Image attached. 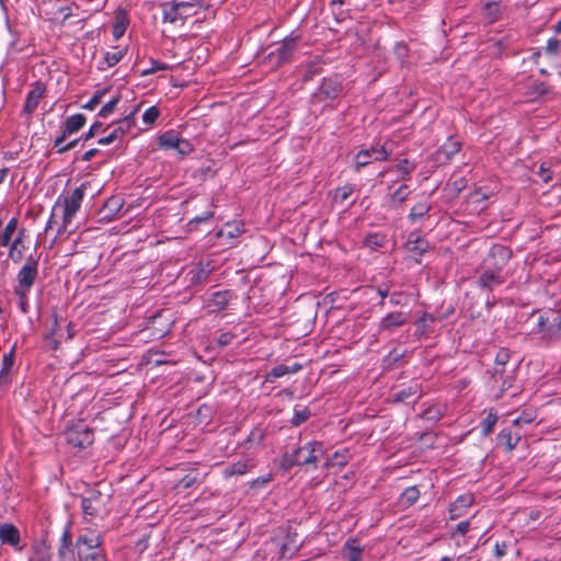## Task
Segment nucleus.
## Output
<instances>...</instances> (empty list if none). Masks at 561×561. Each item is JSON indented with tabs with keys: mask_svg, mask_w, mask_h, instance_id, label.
Returning <instances> with one entry per match:
<instances>
[{
	"mask_svg": "<svg viewBox=\"0 0 561 561\" xmlns=\"http://www.w3.org/2000/svg\"><path fill=\"white\" fill-rule=\"evenodd\" d=\"M424 394L423 387L420 382H412L405 388H402L398 392L393 393V403H409L417 402Z\"/></svg>",
	"mask_w": 561,
	"mask_h": 561,
	"instance_id": "obj_18",
	"label": "nucleus"
},
{
	"mask_svg": "<svg viewBox=\"0 0 561 561\" xmlns=\"http://www.w3.org/2000/svg\"><path fill=\"white\" fill-rule=\"evenodd\" d=\"M430 210L431 205L427 202H420L411 208L408 218L410 221L414 222L417 219H421L424 216H426L430 213Z\"/></svg>",
	"mask_w": 561,
	"mask_h": 561,
	"instance_id": "obj_47",
	"label": "nucleus"
},
{
	"mask_svg": "<svg viewBox=\"0 0 561 561\" xmlns=\"http://www.w3.org/2000/svg\"><path fill=\"white\" fill-rule=\"evenodd\" d=\"M140 105H137L128 115L124 118L112 124V131L98 140L99 145H110L117 139H122L126 134H128L133 127H135V114L139 110Z\"/></svg>",
	"mask_w": 561,
	"mask_h": 561,
	"instance_id": "obj_11",
	"label": "nucleus"
},
{
	"mask_svg": "<svg viewBox=\"0 0 561 561\" xmlns=\"http://www.w3.org/2000/svg\"><path fill=\"white\" fill-rule=\"evenodd\" d=\"M123 206H124L123 197H121L118 195L111 196L110 198H107L105 201V203L103 204L102 208L99 211V215L101 216L100 221L113 220L118 215V213L121 211Z\"/></svg>",
	"mask_w": 561,
	"mask_h": 561,
	"instance_id": "obj_24",
	"label": "nucleus"
},
{
	"mask_svg": "<svg viewBox=\"0 0 561 561\" xmlns=\"http://www.w3.org/2000/svg\"><path fill=\"white\" fill-rule=\"evenodd\" d=\"M363 547L358 538H348L344 543L342 556L347 561H362Z\"/></svg>",
	"mask_w": 561,
	"mask_h": 561,
	"instance_id": "obj_28",
	"label": "nucleus"
},
{
	"mask_svg": "<svg viewBox=\"0 0 561 561\" xmlns=\"http://www.w3.org/2000/svg\"><path fill=\"white\" fill-rule=\"evenodd\" d=\"M445 412L439 405H432L425 409L421 417L427 421L437 422L444 416Z\"/></svg>",
	"mask_w": 561,
	"mask_h": 561,
	"instance_id": "obj_50",
	"label": "nucleus"
},
{
	"mask_svg": "<svg viewBox=\"0 0 561 561\" xmlns=\"http://www.w3.org/2000/svg\"><path fill=\"white\" fill-rule=\"evenodd\" d=\"M76 550H77V557L79 559V561H85V557L90 556V554H94V553H98L100 550H102L101 546H96V547H75Z\"/></svg>",
	"mask_w": 561,
	"mask_h": 561,
	"instance_id": "obj_57",
	"label": "nucleus"
},
{
	"mask_svg": "<svg viewBox=\"0 0 561 561\" xmlns=\"http://www.w3.org/2000/svg\"><path fill=\"white\" fill-rule=\"evenodd\" d=\"M512 255L513 252L508 247L503 244H493L483 260L482 268L502 273Z\"/></svg>",
	"mask_w": 561,
	"mask_h": 561,
	"instance_id": "obj_10",
	"label": "nucleus"
},
{
	"mask_svg": "<svg viewBox=\"0 0 561 561\" xmlns=\"http://www.w3.org/2000/svg\"><path fill=\"white\" fill-rule=\"evenodd\" d=\"M129 24V19L125 10L117 11L115 15V21L112 25V34L113 37L117 41L126 32L127 26Z\"/></svg>",
	"mask_w": 561,
	"mask_h": 561,
	"instance_id": "obj_31",
	"label": "nucleus"
},
{
	"mask_svg": "<svg viewBox=\"0 0 561 561\" xmlns=\"http://www.w3.org/2000/svg\"><path fill=\"white\" fill-rule=\"evenodd\" d=\"M298 36H290L283 39L277 47L271 50L265 60L275 68L282 67L293 60L298 48Z\"/></svg>",
	"mask_w": 561,
	"mask_h": 561,
	"instance_id": "obj_8",
	"label": "nucleus"
},
{
	"mask_svg": "<svg viewBox=\"0 0 561 561\" xmlns=\"http://www.w3.org/2000/svg\"><path fill=\"white\" fill-rule=\"evenodd\" d=\"M461 149V142L453 137L442 145L434 153L435 161L445 164L450 161Z\"/></svg>",
	"mask_w": 561,
	"mask_h": 561,
	"instance_id": "obj_21",
	"label": "nucleus"
},
{
	"mask_svg": "<svg viewBox=\"0 0 561 561\" xmlns=\"http://www.w3.org/2000/svg\"><path fill=\"white\" fill-rule=\"evenodd\" d=\"M110 91V88H104L94 92L92 98L82 107L93 111L102 101V98Z\"/></svg>",
	"mask_w": 561,
	"mask_h": 561,
	"instance_id": "obj_53",
	"label": "nucleus"
},
{
	"mask_svg": "<svg viewBox=\"0 0 561 561\" xmlns=\"http://www.w3.org/2000/svg\"><path fill=\"white\" fill-rule=\"evenodd\" d=\"M409 314L402 311H393L382 317L378 323V333H392L408 322Z\"/></svg>",
	"mask_w": 561,
	"mask_h": 561,
	"instance_id": "obj_17",
	"label": "nucleus"
},
{
	"mask_svg": "<svg viewBox=\"0 0 561 561\" xmlns=\"http://www.w3.org/2000/svg\"><path fill=\"white\" fill-rule=\"evenodd\" d=\"M85 121V116L81 113L71 115L66 118L62 126V131H65L68 136H71L84 126Z\"/></svg>",
	"mask_w": 561,
	"mask_h": 561,
	"instance_id": "obj_32",
	"label": "nucleus"
},
{
	"mask_svg": "<svg viewBox=\"0 0 561 561\" xmlns=\"http://www.w3.org/2000/svg\"><path fill=\"white\" fill-rule=\"evenodd\" d=\"M33 551L37 557L50 554V545L46 536L33 545Z\"/></svg>",
	"mask_w": 561,
	"mask_h": 561,
	"instance_id": "obj_56",
	"label": "nucleus"
},
{
	"mask_svg": "<svg viewBox=\"0 0 561 561\" xmlns=\"http://www.w3.org/2000/svg\"><path fill=\"white\" fill-rule=\"evenodd\" d=\"M506 277L500 272H493L491 270L483 268L480 276L477 279L478 287L486 291L492 293L496 287L505 283Z\"/></svg>",
	"mask_w": 561,
	"mask_h": 561,
	"instance_id": "obj_16",
	"label": "nucleus"
},
{
	"mask_svg": "<svg viewBox=\"0 0 561 561\" xmlns=\"http://www.w3.org/2000/svg\"><path fill=\"white\" fill-rule=\"evenodd\" d=\"M198 463H191L190 468L186 470L183 477H181L173 489L181 492L190 489H196L201 484H203L209 474V471H202L198 467Z\"/></svg>",
	"mask_w": 561,
	"mask_h": 561,
	"instance_id": "obj_13",
	"label": "nucleus"
},
{
	"mask_svg": "<svg viewBox=\"0 0 561 561\" xmlns=\"http://www.w3.org/2000/svg\"><path fill=\"white\" fill-rule=\"evenodd\" d=\"M411 194V190L407 184H401L393 193L390 194L389 206L391 208L400 207Z\"/></svg>",
	"mask_w": 561,
	"mask_h": 561,
	"instance_id": "obj_37",
	"label": "nucleus"
},
{
	"mask_svg": "<svg viewBox=\"0 0 561 561\" xmlns=\"http://www.w3.org/2000/svg\"><path fill=\"white\" fill-rule=\"evenodd\" d=\"M67 445L72 449L82 450L94 442V431L83 421H79L66 428L64 432Z\"/></svg>",
	"mask_w": 561,
	"mask_h": 561,
	"instance_id": "obj_5",
	"label": "nucleus"
},
{
	"mask_svg": "<svg viewBox=\"0 0 561 561\" xmlns=\"http://www.w3.org/2000/svg\"><path fill=\"white\" fill-rule=\"evenodd\" d=\"M300 545L297 542V534L287 533L285 542L280 547V557L285 559H291L293 556L298 551Z\"/></svg>",
	"mask_w": 561,
	"mask_h": 561,
	"instance_id": "obj_33",
	"label": "nucleus"
},
{
	"mask_svg": "<svg viewBox=\"0 0 561 561\" xmlns=\"http://www.w3.org/2000/svg\"><path fill=\"white\" fill-rule=\"evenodd\" d=\"M407 249L419 255H423L430 249V242L421 236L420 231H411L408 236Z\"/></svg>",
	"mask_w": 561,
	"mask_h": 561,
	"instance_id": "obj_26",
	"label": "nucleus"
},
{
	"mask_svg": "<svg viewBox=\"0 0 561 561\" xmlns=\"http://www.w3.org/2000/svg\"><path fill=\"white\" fill-rule=\"evenodd\" d=\"M435 320L436 318L433 314L424 312L423 316L420 317L415 322V335L417 337L426 335L431 330L430 324L434 323Z\"/></svg>",
	"mask_w": 561,
	"mask_h": 561,
	"instance_id": "obj_40",
	"label": "nucleus"
},
{
	"mask_svg": "<svg viewBox=\"0 0 561 561\" xmlns=\"http://www.w3.org/2000/svg\"><path fill=\"white\" fill-rule=\"evenodd\" d=\"M408 295L403 291H393L390 294V304L393 306H403L407 304Z\"/></svg>",
	"mask_w": 561,
	"mask_h": 561,
	"instance_id": "obj_63",
	"label": "nucleus"
},
{
	"mask_svg": "<svg viewBox=\"0 0 561 561\" xmlns=\"http://www.w3.org/2000/svg\"><path fill=\"white\" fill-rule=\"evenodd\" d=\"M14 348L3 355L0 369V386H5L10 382V375L14 365Z\"/></svg>",
	"mask_w": 561,
	"mask_h": 561,
	"instance_id": "obj_30",
	"label": "nucleus"
},
{
	"mask_svg": "<svg viewBox=\"0 0 561 561\" xmlns=\"http://www.w3.org/2000/svg\"><path fill=\"white\" fill-rule=\"evenodd\" d=\"M76 548L72 542V536L70 531V526L68 525L61 535L59 547H58V561H76L77 552H75Z\"/></svg>",
	"mask_w": 561,
	"mask_h": 561,
	"instance_id": "obj_19",
	"label": "nucleus"
},
{
	"mask_svg": "<svg viewBox=\"0 0 561 561\" xmlns=\"http://www.w3.org/2000/svg\"><path fill=\"white\" fill-rule=\"evenodd\" d=\"M355 187L353 184H346L341 187H336L332 193V201L335 204L343 205L350 196L354 193Z\"/></svg>",
	"mask_w": 561,
	"mask_h": 561,
	"instance_id": "obj_43",
	"label": "nucleus"
},
{
	"mask_svg": "<svg viewBox=\"0 0 561 561\" xmlns=\"http://www.w3.org/2000/svg\"><path fill=\"white\" fill-rule=\"evenodd\" d=\"M397 170L401 173L402 180L410 179L411 173L415 170V164L410 162L409 159H402L397 164Z\"/></svg>",
	"mask_w": 561,
	"mask_h": 561,
	"instance_id": "obj_54",
	"label": "nucleus"
},
{
	"mask_svg": "<svg viewBox=\"0 0 561 561\" xmlns=\"http://www.w3.org/2000/svg\"><path fill=\"white\" fill-rule=\"evenodd\" d=\"M159 145L165 149H175L181 156H187L193 150V145L183 138H180L174 130H168L159 137Z\"/></svg>",
	"mask_w": 561,
	"mask_h": 561,
	"instance_id": "obj_14",
	"label": "nucleus"
},
{
	"mask_svg": "<svg viewBox=\"0 0 561 561\" xmlns=\"http://www.w3.org/2000/svg\"><path fill=\"white\" fill-rule=\"evenodd\" d=\"M343 92L344 79L342 75L332 73L322 78L318 88L310 95L309 103L311 105L322 104L324 107L331 106L334 101L343 95Z\"/></svg>",
	"mask_w": 561,
	"mask_h": 561,
	"instance_id": "obj_2",
	"label": "nucleus"
},
{
	"mask_svg": "<svg viewBox=\"0 0 561 561\" xmlns=\"http://www.w3.org/2000/svg\"><path fill=\"white\" fill-rule=\"evenodd\" d=\"M324 456V447L321 442L313 440L295 448L291 453L285 451L282 456L280 467L289 470L295 466H312L318 468V461Z\"/></svg>",
	"mask_w": 561,
	"mask_h": 561,
	"instance_id": "obj_1",
	"label": "nucleus"
},
{
	"mask_svg": "<svg viewBox=\"0 0 561 561\" xmlns=\"http://www.w3.org/2000/svg\"><path fill=\"white\" fill-rule=\"evenodd\" d=\"M391 153L392 148L387 141L380 146L376 144L370 148L362 149L354 157V171L359 172L374 161H386Z\"/></svg>",
	"mask_w": 561,
	"mask_h": 561,
	"instance_id": "obj_7",
	"label": "nucleus"
},
{
	"mask_svg": "<svg viewBox=\"0 0 561 561\" xmlns=\"http://www.w3.org/2000/svg\"><path fill=\"white\" fill-rule=\"evenodd\" d=\"M511 358V353L508 348L502 347L495 355L494 363L496 366H504Z\"/></svg>",
	"mask_w": 561,
	"mask_h": 561,
	"instance_id": "obj_62",
	"label": "nucleus"
},
{
	"mask_svg": "<svg viewBox=\"0 0 561 561\" xmlns=\"http://www.w3.org/2000/svg\"><path fill=\"white\" fill-rule=\"evenodd\" d=\"M370 0H331L330 4L333 5H345L347 11H362L368 4Z\"/></svg>",
	"mask_w": 561,
	"mask_h": 561,
	"instance_id": "obj_44",
	"label": "nucleus"
},
{
	"mask_svg": "<svg viewBox=\"0 0 561 561\" xmlns=\"http://www.w3.org/2000/svg\"><path fill=\"white\" fill-rule=\"evenodd\" d=\"M87 185V183H82L79 187L75 188L69 196H65L62 202L61 196L57 199L53 208L51 217L47 222L46 230L53 227L55 211L59 207L62 209V227L66 229L67 225L71 222L73 216L80 209Z\"/></svg>",
	"mask_w": 561,
	"mask_h": 561,
	"instance_id": "obj_4",
	"label": "nucleus"
},
{
	"mask_svg": "<svg viewBox=\"0 0 561 561\" xmlns=\"http://www.w3.org/2000/svg\"><path fill=\"white\" fill-rule=\"evenodd\" d=\"M20 540L21 535L16 526L11 523L0 524V541L2 545H9L19 551H22L23 547L19 546Z\"/></svg>",
	"mask_w": 561,
	"mask_h": 561,
	"instance_id": "obj_23",
	"label": "nucleus"
},
{
	"mask_svg": "<svg viewBox=\"0 0 561 561\" xmlns=\"http://www.w3.org/2000/svg\"><path fill=\"white\" fill-rule=\"evenodd\" d=\"M254 468L253 462L250 459L239 460L227 466L224 469V477L230 478L232 476H242Z\"/></svg>",
	"mask_w": 561,
	"mask_h": 561,
	"instance_id": "obj_29",
	"label": "nucleus"
},
{
	"mask_svg": "<svg viewBox=\"0 0 561 561\" xmlns=\"http://www.w3.org/2000/svg\"><path fill=\"white\" fill-rule=\"evenodd\" d=\"M387 242V236L381 232H369L364 239V245L373 251L385 248Z\"/></svg>",
	"mask_w": 561,
	"mask_h": 561,
	"instance_id": "obj_36",
	"label": "nucleus"
},
{
	"mask_svg": "<svg viewBox=\"0 0 561 561\" xmlns=\"http://www.w3.org/2000/svg\"><path fill=\"white\" fill-rule=\"evenodd\" d=\"M323 71L322 60L320 57H316L314 60L310 61L301 75L304 82L311 81L316 76Z\"/></svg>",
	"mask_w": 561,
	"mask_h": 561,
	"instance_id": "obj_39",
	"label": "nucleus"
},
{
	"mask_svg": "<svg viewBox=\"0 0 561 561\" xmlns=\"http://www.w3.org/2000/svg\"><path fill=\"white\" fill-rule=\"evenodd\" d=\"M107 496L96 489H90L81 497V508L85 517H96L105 507Z\"/></svg>",
	"mask_w": 561,
	"mask_h": 561,
	"instance_id": "obj_12",
	"label": "nucleus"
},
{
	"mask_svg": "<svg viewBox=\"0 0 561 561\" xmlns=\"http://www.w3.org/2000/svg\"><path fill=\"white\" fill-rule=\"evenodd\" d=\"M347 463V460L344 456L340 455L337 451L333 454L332 458H328L325 466H337V467H344Z\"/></svg>",
	"mask_w": 561,
	"mask_h": 561,
	"instance_id": "obj_64",
	"label": "nucleus"
},
{
	"mask_svg": "<svg viewBox=\"0 0 561 561\" xmlns=\"http://www.w3.org/2000/svg\"><path fill=\"white\" fill-rule=\"evenodd\" d=\"M552 91V87L546 84L545 82H535L534 84L528 87L527 95L537 100L543 95L549 94Z\"/></svg>",
	"mask_w": 561,
	"mask_h": 561,
	"instance_id": "obj_46",
	"label": "nucleus"
},
{
	"mask_svg": "<svg viewBox=\"0 0 561 561\" xmlns=\"http://www.w3.org/2000/svg\"><path fill=\"white\" fill-rule=\"evenodd\" d=\"M507 5L502 0H490L483 3L481 16L485 24L491 25L502 20Z\"/></svg>",
	"mask_w": 561,
	"mask_h": 561,
	"instance_id": "obj_15",
	"label": "nucleus"
},
{
	"mask_svg": "<svg viewBox=\"0 0 561 561\" xmlns=\"http://www.w3.org/2000/svg\"><path fill=\"white\" fill-rule=\"evenodd\" d=\"M160 115V110L157 106H150L142 115V121L147 125L153 124Z\"/></svg>",
	"mask_w": 561,
	"mask_h": 561,
	"instance_id": "obj_58",
	"label": "nucleus"
},
{
	"mask_svg": "<svg viewBox=\"0 0 561 561\" xmlns=\"http://www.w3.org/2000/svg\"><path fill=\"white\" fill-rule=\"evenodd\" d=\"M45 91L46 88L42 82L38 81L35 83L34 88L31 91H28L26 95L23 106L24 114L30 116L35 112V110L38 106L39 100L43 98Z\"/></svg>",
	"mask_w": 561,
	"mask_h": 561,
	"instance_id": "obj_25",
	"label": "nucleus"
},
{
	"mask_svg": "<svg viewBox=\"0 0 561 561\" xmlns=\"http://www.w3.org/2000/svg\"><path fill=\"white\" fill-rule=\"evenodd\" d=\"M102 542L103 539L101 535L91 531L89 534L79 535L75 543V547H96L102 546Z\"/></svg>",
	"mask_w": 561,
	"mask_h": 561,
	"instance_id": "obj_42",
	"label": "nucleus"
},
{
	"mask_svg": "<svg viewBox=\"0 0 561 561\" xmlns=\"http://www.w3.org/2000/svg\"><path fill=\"white\" fill-rule=\"evenodd\" d=\"M273 480V474L267 473L265 476L259 477L250 482V488L253 490H259L265 486L268 482Z\"/></svg>",
	"mask_w": 561,
	"mask_h": 561,
	"instance_id": "obj_61",
	"label": "nucleus"
},
{
	"mask_svg": "<svg viewBox=\"0 0 561 561\" xmlns=\"http://www.w3.org/2000/svg\"><path fill=\"white\" fill-rule=\"evenodd\" d=\"M214 217V211L210 210V211H206L204 215L202 216H196L194 218H192L187 226L190 227V230H193L195 229L199 224H203V222H206L207 220H209L210 218Z\"/></svg>",
	"mask_w": 561,
	"mask_h": 561,
	"instance_id": "obj_60",
	"label": "nucleus"
},
{
	"mask_svg": "<svg viewBox=\"0 0 561 561\" xmlns=\"http://www.w3.org/2000/svg\"><path fill=\"white\" fill-rule=\"evenodd\" d=\"M236 298L237 295L230 289L216 291L207 300V308H209L210 312H220L226 310L230 301Z\"/></svg>",
	"mask_w": 561,
	"mask_h": 561,
	"instance_id": "obj_20",
	"label": "nucleus"
},
{
	"mask_svg": "<svg viewBox=\"0 0 561 561\" xmlns=\"http://www.w3.org/2000/svg\"><path fill=\"white\" fill-rule=\"evenodd\" d=\"M123 57H124L123 50H117L114 53L107 51L104 56V60L107 64V67H114L122 60Z\"/></svg>",
	"mask_w": 561,
	"mask_h": 561,
	"instance_id": "obj_59",
	"label": "nucleus"
},
{
	"mask_svg": "<svg viewBox=\"0 0 561 561\" xmlns=\"http://www.w3.org/2000/svg\"><path fill=\"white\" fill-rule=\"evenodd\" d=\"M511 553L514 554L515 558L519 556V549L517 547L516 540L510 538L507 540L495 541L493 554L496 560H501L503 557Z\"/></svg>",
	"mask_w": 561,
	"mask_h": 561,
	"instance_id": "obj_27",
	"label": "nucleus"
},
{
	"mask_svg": "<svg viewBox=\"0 0 561 561\" xmlns=\"http://www.w3.org/2000/svg\"><path fill=\"white\" fill-rule=\"evenodd\" d=\"M9 252L8 256L12 262L20 263L23 257V251L25 250L24 240H21L20 238H13L11 243L8 245Z\"/></svg>",
	"mask_w": 561,
	"mask_h": 561,
	"instance_id": "obj_38",
	"label": "nucleus"
},
{
	"mask_svg": "<svg viewBox=\"0 0 561 561\" xmlns=\"http://www.w3.org/2000/svg\"><path fill=\"white\" fill-rule=\"evenodd\" d=\"M473 503V496L471 494L460 495L449 508L450 517L455 518L460 515V510L469 507Z\"/></svg>",
	"mask_w": 561,
	"mask_h": 561,
	"instance_id": "obj_41",
	"label": "nucleus"
},
{
	"mask_svg": "<svg viewBox=\"0 0 561 561\" xmlns=\"http://www.w3.org/2000/svg\"><path fill=\"white\" fill-rule=\"evenodd\" d=\"M311 416V412L309 408H304L302 410H295L294 416L290 420L293 426H300L302 423L307 422Z\"/></svg>",
	"mask_w": 561,
	"mask_h": 561,
	"instance_id": "obj_52",
	"label": "nucleus"
},
{
	"mask_svg": "<svg viewBox=\"0 0 561 561\" xmlns=\"http://www.w3.org/2000/svg\"><path fill=\"white\" fill-rule=\"evenodd\" d=\"M243 229L239 222H227L222 229L217 232V237H227L234 239L241 236Z\"/></svg>",
	"mask_w": 561,
	"mask_h": 561,
	"instance_id": "obj_48",
	"label": "nucleus"
},
{
	"mask_svg": "<svg viewBox=\"0 0 561 561\" xmlns=\"http://www.w3.org/2000/svg\"><path fill=\"white\" fill-rule=\"evenodd\" d=\"M497 420V413L493 409H491L488 415L480 423L482 436H489L493 432V428Z\"/></svg>",
	"mask_w": 561,
	"mask_h": 561,
	"instance_id": "obj_45",
	"label": "nucleus"
},
{
	"mask_svg": "<svg viewBox=\"0 0 561 561\" xmlns=\"http://www.w3.org/2000/svg\"><path fill=\"white\" fill-rule=\"evenodd\" d=\"M38 262L39 255L31 254L26 257L25 263L18 272V284L14 289L21 290L22 293L24 290H31L38 276Z\"/></svg>",
	"mask_w": 561,
	"mask_h": 561,
	"instance_id": "obj_9",
	"label": "nucleus"
},
{
	"mask_svg": "<svg viewBox=\"0 0 561 561\" xmlns=\"http://www.w3.org/2000/svg\"><path fill=\"white\" fill-rule=\"evenodd\" d=\"M121 101V95L114 96L111 101H108L106 104L102 106V108L99 111L98 116L99 117H107L110 116L116 108L117 104Z\"/></svg>",
	"mask_w": 561,
	"mask_h": 561,
	"instance_id": "obj_55",
	"label": "nucleus"
},
{
	"mask_svg": "<svg viewBox=\"0 0 561 561\" xmlns=\"http://www.w3.org/2000/svg\"><path fill=\"white\" fill-rule=\"evenodd\" d=\"M530 320L535 322L531 332L540 335L543 340H552L557 337L561 331V312L559 310H535L530 314Z\"/></svg>",
	"mask_w": 561,
	"mask_h": 561,
	"instance_id": "obj_3",
	"label": "nucleus"
},
{
	"mask_svg": "<svg viewBox=\"0 0 561 561\" xmlns=\"http://www.w3.org/2000/svg\"><path fill=\"white\" fill-rule=\"evenodd\" d=\"M289 374L287 364H279L274 366L270 371L265 375V381L274 382L275 379L280 378L285 375Z\"/></svg>",
	"mask_w": 561,
	"mask_h": 561,
	"instance_id": "obj_51",
	"label": "nucleus"
},
{
	"mask_svg": "<svg viewBox=\"0 0 561 561\" xmlns=\"http://www.w3.org/2000/svg\"><path fill=\"white\" fill-rule=\"evenodd\" d=\"M19 220L16 217H12L4 229L0 232V247L7 248L14 238V233L18 230Z\"/></svg>",
	"mask_w": 561,
	"mask_h": 561,
	"instance_id": "obj_34",
	"label": "nucleus"
},
{
	"mask_svg": "<svg viewBox=\"0 0 561 561\" xmlns=\"http://www.w3.org/2000/svg\"><path fill=\"white\" fill-rule=\"evenodd\" d=\"M420 495L421 492L416 485L409 486L400 494L399 504L404 508H409L417 502Z\"/></svg>",
	"mask_w": 561,
	"mask_h": 561,
	"instance_id": "obj_35",
	"label": "nucleus"
},
{
	"mask_svg": "<svg viewBox=\"0 0 561 561\" xmlns=\"http://www.w3.org/2000/svg\"><path fill=\"white\" fill-rule=\"evenodd\" d=\"M162 9V20L168 23H176L178 21H183L196 12L193 10L195 7L201 8V3H195V0L191 1H168L161 3Z\"/></svg>",
	"mask_w": 561,
	"mask_h": 561,
	"instance_id": "obj_6",
	"label": "nucleus"
},
{
	"mask_svg": "<svg viewBox=\"0 0 561 561\" xmlns=\"http://www.w3.org/2000/svg\"><path fill=\"white\" fill-rule=\"evenodd\" d=\"M58 328L57 316H55L53 328L49 332L45 333L43 339L46 342V345L49 350L56 351L59 348V341L55 337L56 331Z\"/></svg>",
	"mask_w": 561,
	"mask_h": 561,
	"instance_id": "obj_49",
	"label": "nucleus"
},
{
	"mask_svg": "<svg viewBox=\"0 0 561 561\" xmlns=\"http://www.w3.org/2000/svg\"><path fill=\"white\" fill-rule=\"evenodd\" d=\"M519 440L520 434L519 432L515 431V425L502 428L496 437L497 446L506 451H512L515 449Z\"/></svg>",
	"mask_w": 561,
	"mask_h": 561,
	"instance_id": "obj_22",
	"label": "nucleus"
}]
</instances>
